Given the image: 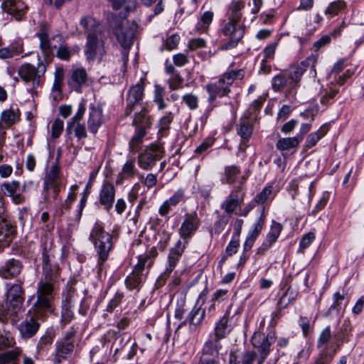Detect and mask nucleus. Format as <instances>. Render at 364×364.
<instances>
[{"instance_id":"1","label":"nucleus","mask_w":364,"mask_h":364,"mask_svg":"<svg viewBox=\"0 0 364 364\" xmlns=\"http://www.w3.org/2000/svg\"><path fill=\"white\" fill-rule=\"evenodd\" d=\"M36 35L40 41V48L43 56V60H40L37 67L30 63H25L18 70L20 77L25 82L31 83L32 89L40 85L41 77L45 74L47 65L53 58V48H55V46H53L50 44L48 34L45 28H43Z\"/></svg>"},{"instance_id":"2","label":"nucleus","mask_w":364,"mask_h":364,"mask_svg":"<svg viewBox=\"0 0 364 364\" xmlns=\"http://www.w3.org/2000/svg\"><path fill=\"white\" fill-rule=\"evenodd\" d=\"M42 255L44 277L38 283L36 294L38 297V304L46 307L48 301H51L53 299L54 285L60 270L50 247L48 249L46 246L43 247Z\"/></svg>"},{"instance_id":"3","label":"nucleus","mask_w":364,"mask_h":364,"mask_svg":"<svg viewBox=\"0 0 364 364\" xmlns=\"http://www.w3.org/2000/svg\"><path fill=\"white\" fill-rule=\"evenodd\" d=\"M245 3L242 0H233L230 5L228 13V22L225 24L222 32L230 37V41L223 46V49L228 50L235 47L245 34L244 26L240 23Z\"/></svg>"},{"instance_id":"4","label":"nucleus","mask_w":364,"mask_h":364,"mask_svg":"<svg viewBox=\"0 0 364 364\" xmlns=\"http://www.w3.org/2000/svg\"><path fill=\"white\" fill-rule=\"evenodd\" d=\"M52 311L51 301L44 307L38 304V297L28 311L26 318L19 324L18 330L24 338L33 337L40 328V321L43 320L48 313Z\"/></svg>"},{"instance_id":"5","label":"nucleus","mask_w":364,"mask_h":364,"mask_svg":"<svg viewBox=\"0 0 364 364\" xmlns=\"http://www.w3.org/2000/svg\"><path fill=\"white\" fill-rule=\"evenodd\" d=\"M90 240L94 244L98 255L97 266L100 272L112 248V236L104 230L101 224L95 223L91 231Z\"/></svg>"},{"instance_id":"6","label":"nucleus","mask_w":364,"mask_h":364,"mask_svg":"<svg viewBox=\"0 0 364 364\" xmlns=\"http://www.w3.org/2000/svg\"><path fill=\"white\" fill-rule=\"evenodd\" d=\"M242 77V70H231L224 73L217 82L207 85L205 89L209 94L208 101L213 102L217 97L226 95L230 92V87L233 82Z\"/></svg>"},{"instance_id":"7","label":"nucleus","mask_w":364,"mask_h":364,"mask_svg":"<svg viewBox=\"0 0 364 364\" xmlns=\"http://www.w3.org/2000/svg\"><path fill=\"white\" fill-rule=\"evenodd\" d=\"M114 34L117 41L124 48H129L133 43L138 25L135 22L129 23L125 20H114L111 23Z\"/></svg>"},{"instance_id":"8","label":"nucleus","mask_w":364,"mask_h":364,"mask_svg":"<svg viewBox=\"0 0 364 364\" xmlns=\"http://www.w3.org/2000/svg\"><path fill=\"white\" fill-rule=\"evenodd\" d=\"M316 63V58L314 55H310L299 64L292 65L287 70L283 71L289 82L290 90H294L299 86L301 77L309 67L315 71Z\"/></svg>"},{"instance_id":"9","label":"nucleus","mask_w":364,"mask_h":364,"mask_svg":"<svg viewBox=\"0 0 364 364\" xmlns=\"http://www.w3.org/2000/svg\"><path fill=\"white\" fill-rule=\"evenodd\" d=\"M275 338L269 333L265 336L263 333L255 332L251 339L252 345L258 350L256 364H263L270 352L271 345Z\"/></svg>"},{"instance_id":"10","label":"nucleus","mask_w":364,"mask_h":364,"mask_svg":"<svg viewBox=\"0 0 364 364\" xmlns=\"http://www.w3.org/2000/svg\"><path fill=\"white\" fill-rule=\"evenodd\" d=\"M164 155L163 148L157 144H151L140 154L138 156L139 166L144 169H151L156 164V162L160 160Z\"/></svg>"},{"instance_id":"11","label":"nucleus","mask_w":364,"mask_h":364,"mask_svg":"<svg viewBox=\"0 0 364 364\" xmlns=\"http://www.w3.org/2000/svg\"><path fill=\"white\" fill-rule=\"evenodd\" d=\"M105 42L97 37L95 33H90L87 36V43L85 48V54L87 59L101 60L105 55Z\"/></svg>"},{"instance_id":"12","label":"nucleus","mask_w":364,"mask_h":364,"mask_svg":"<svg viewBox=\"0 0 364 364\" xmlns=\"http://www.w3.org/2000/svg\"><path fill=\"white\" fill-rule=\"evenodd\" d=\"M23 289L21 285L15 284L10 287L7 291L6 306L4 311L6 314L15 315L23 304Z\"/></svg>"},{"instance_id":"13","label":"nucleus","mask_w":364,"mask_h":364,"mask_svg":"<svg viewBox=\"0 0 364 364\" xmlns=\"http://www.w3.org/2000/svg\"><path fill=\"white\" fill-rule=\"evenodd\" d=\"M200 219L196 212L186 213L178 230L181 238L184 241L183 244L188 243V240L196 233L200 225Z\"/></svg>"},{"instance_id":"14","label":"nucleus","mask_w":364,"mask_h":364,"mask_svg":"<svg viewBox=\"0 0 364 364\" xmlns=\"http://www.w3.org/2000/svg\"><path fill=\"white\" fill-rule=\"evenodd\" d=\"M75 291L72 287L63 292L61 304V322L64 324L70 323L74 318L73 307L75 305Z\"/></svg>"},{"instance_id":"15","label":"nucleus","mask_w":364,"mask_h":364,"mask_svg":"<svg viewBox=\"0 0 364 364\" xmlns=\"http://www.w3.org/2000/svg\"><path fill=\"white\" fill-rule=\"evenodd\" d=\"M219 338L213 337L209 338L204 344L202 349V356L200 358L197 364H220L219 360L215 358H208L205 355H213L218 354L221 348V344Z\"/></svg>"},{"instance_id":"16","label":"nucleus","mask_w":364,"mask_h":364,"mask_svg":"<svg viewBox=\"0 0 364 364\" xmlns=\"http://www.w3.org/2000/svg\"><path fill=\"white\" fill-rule=\"evenodd\" d=\"M144 84L141 80L130 87L127 97L126 115H129L134 109V107L140 104L144 97Z\"/></svg>"},{"instance_id":"17","label":"nucleus","mask_w":364,"mask_h":364,"mask_svg":"<svg viewBox=\"0 0 364 364\" xmlns=\"http://www.w3.org/2000/svg\"><path fill=\"white\" fill-rule=\"evenodd\" d=\"M242 182L236 186L228 195L225 201L222 204V208L225 210L227 213H233L236 208L240 205V203L244 199L245 193L242 191Z\"/></svg>"},{"instance_id":"18","label":"nucleus","mask_w":364,"mask_h":364,"mask_svg":"<svg viewBox=\"0 0 364 364\" xmlns=\"http://www.w3.org/2000/svg\"><path fill=\"white\" fill-rule=\"evenodd\" d=\"M59 168L57 165H53L47 172L44 178L43 190L48 191L51 190L53 192V199H55L59 192Z\"/></svg>"},{"instance_id":"19","label":"nucleus","mask_w":364,"mask_h":364,"mask_svg":"<svg viewBox=\"0 0 364 364\" xmlns=\"http://www.w3.org/2000/svg\"><path fill=\"white\" fill-rule=\"evenodd\" d=\"M115 198V188L114 186L107 181H105L99 192L100 203L104 206L106 210H109Z\"/></svg>"},{"instance_id":"20","label":"nucleus","mask_w":364,"mask_h":364,"mask_svg":"<svg viewBox=\"0 0 364 364\" xmlns=\"http://www.w3.org/2000/svg\"><path fill=\"white\" fill-rule=\"evenodd\" d=\"M21 189V184L17 181H11L1 185V191L5 196L11 197L15 204H21L24 202L25 198L17 193Z\"/></svg>"},{"instance_id":"21","label":"nucleus","mask_w":364,"mask_h":364,"mask_svg":"<svg viewBox=\"0 0 364 364\" xmlns=\"http://www.w3.org/2000/svg\"><path fill=\"white\" fill-rule=\"evenodd\" d=\"M2 9L16 20H20L25 14L27 7L21 0H4Z\"/></svg>"},{"instance_id":"22","label":"nucleus","mask_w":364,"mask_h":364,"mask_svg":"<svg viewBox=\"0 0 364 364\" xmlns=\"http://www.w3.org/2000/svg\"><path fill=\"white\" fill-rule=\"evenodd\" d=\"M55 346L53 364H60L63 360L70 358L75 348L73 343H63L60 341H56Z\"/></svg>"},{"instance_id":"23","label":"nucleus","mask_w":364,"mask_h":364,"mask_svg":"<svg viewBox=\"0 0 364 364\" xmlns=\"http://www.w3.org/2000/svg\"><path fill=\"white\" fill-rule=\"evenodd\" d=\"M22 268L23 264L19 260L11 258L0 267V277L5 279L15 277L20 274Z\"/></svg>"},{"instance_id":"24","label":"nucleus","mask_w":364,"mask_h":364,"mask_svg":"<svg viewBox=\"0 0 364 364\" xmlns=\"http://www.w3.org/2000/svg\"><path fill=\"white\" fill-rule=\"evenodd\" d=\"M50 44L53 46H55V48H57L56 50V56L63 60H68L71 55H72V51L68 47L67 44L65 43L63 37L60 35L57 34L52 37L51 39H50ZM55 49V48H53V50Z\"/></svg>"},{"instance_id":"25","label":"nucleus","mask_w":364,"mask_h":364,"mask_svg":"<svg viewBox=\"0 0 364 364\" xmlns=\"http://www.w3.org/2000/svg\"><path fill=\"white\" fill-rule=\"evenodd\" d=\"M4 208H0V242L9 243L16 233L13 224L3 218Z\"/></svg>"},{"instance_id":"26","label":"nucleus","mask_w":364,"mask_h":364,"mask_svg":"<svg viewBox=\"0 0 364 364\" xmlns=\"http://www.w3.org/2000/svg\"><path fill=\"white\" fill-rule=\"evenodd\" d=\"M5 320L6 318H0V350L13 347L16 344L14 337L9 331Z\"/></svg>"},{"instance_id":"27","label":"nucleus","mask_w":364,"mask_h":364,"mask_svg":"<svg viewBox=\"0 0 364 364\" xmlns=\"http://www.w3.org/2000/svg\"><path fill=\"white\" fill-rule=\"evenodd\" d=\"M253 127L251 123L247 119H242L240 124L237 126V134L241 137L240 150L245 151L246 149V142L249 141L252 135Z\"/></svg>"},{"instance_id":"28","label":"nucleus","mask_w":364,"mask_h":364,"mask_svg":"<svg viewBox=\"0 0 364 364\" xmlns=\"http://www.w3.org/2000/svg\"><path fill=\"white\" fill-rule=\"evenodd\" d=\"M186 247L185 244L181 241H178L175 247L172 248L168 255V266L166 267V272L170 274L175 268L179 258L182 255Z\"/></svg>"},{"instance_id":"29","label":"nucleus","mask_w":364,"mask_h":364,"mask_svg":"<svg viewBox=\"0 0 364 364\" xmlns=\"http://www.w3.org/2000/svg\"><path fill=\"white\" fill-rule=\"evenodd\" d=\"M102 112L101 109L96 108L94 106L90 107L89 118L87 120L88 129L92 134H96L99 127L102 124Z\"/></svg>"},{"instance_id":"30","label":"nucleus","mask_w":364,"mask_h":364,"mask_svg":"<svg viewBox=\"0 0 364 364\" xmlns=\"http://www.w3.org/2000/svg\"><path fill=\"white\" fill-rule=\"evenodd\" d=\"M136 173L137 169L135 167V158L127 159L122 166V171L117 176L116 183L121 184L124 179L133 178Z\"/></svg>"},{"instance_id":"31","label":"nucleus","mask_w":364,"mask_h":364,"mask_svg":"<svg viewBox=\"0 0 364 364\" xmlns=\"http://www.w3.org/2000/svg\"><path fill=\"white\" fill-rule=\"evenodd\" d=\"M147 113L148 110L144 107L139 112L134 115L132 124L136 127V130L141 129L146 131V129L150 127L151 124V119Z\"/></svg>"},{"instance_id":"32","label":"nucleus","mask_w":364,"mask_h":364,"mask_svg":"<svg viewBox=\"0 0 364 364\" xmlns=\"http://www.w3.org/2000/svg\"><path fill=\"white\" fill-rule=\"evenodd\" d=\"M301 141L302 136L281 138L277 141L276 147L280 151H284L296 148Z\"/></svg>"},{"instance_id":"33","label":"nucleus","mask_w":364,"mask_h":364,"mask_svg":"<svg viewBox=\"0 0 364 364\" xmlns=\"http://www.w3.org/2000/svg\"><path fill=\"white\" fill-rule=\"evenodd\" d=\"M146 279V275L133 269L132 272L127 277L125 284L127 287L130 289L139 290L142 283Z\"/></svg>"},{"instance_id":"34","label":"nucleus","mask_w":364,"mask_h":364,"mask_svg":"<svg viewBox=\"0 0 364 364\" xmlns=\"http://www.w3.org/2000/svg\"><path fill=\"white\" fill-rule=\"evenodd\" d=\"M272 87L275 92H280L284 88H287L289 91L292 90H290L289 82L287 80V75H284V72H282L272 78Z\"/></svg>"},{"instance_id":"35","label":"nucleus","mask_w":364,"mask_h":364,"mask_svg":"<svg viewBox=\"0 0 364 364\" xmlns=\"http://www.w3.org/2000/svg\"><path fill=\"white\" fill-rule=\"evenodd\" d=\"M228 316L224 315L215 324L214 337L219 339L224 338L228 330Z\"/></svg>"},{"instance_id":"36","label":"nucleus","mask_w":364,"mask_h":364,"mask_svg":"<svg viewBox=\"0 0 364 364\" xmlns=\"http://www.w3.org/2000/svg\"><path fill=\"white\" fill-rule=\"evenodd\" d=\"M21 353L22 349L19 347H16L13 350L0 353V364H7L13 362L17 363L16 361Z\"/></svg>"},{"instance_id":"37","label":"nucleus","mask_w":364,"mask_h":364,"mask_svg":"<svg viewBox=\"0 0 364 364\" xmlns=\"http://www.w3.org/2000/svg\"><path fill=\"white\" fill-rule=\"evenodd\" d=\"M18 119V114L11 109L3 111L0 117V121L4 125L5 128L12 126Z\"/></svg>"},{"instance_id":"38","label":"nucleus","mask_w":364,"mask_h":364,"mask_svg":"<svg viewBox=\"0 0 364 364\" xmlns=\"http://www.w3.org/2000/svg\"><path fill=\"white\" fill-rule=\"evenodd\" d=\"M146 134V131L141 129L136 130V134L133 136L129 143L130 152L134 154L140 149L143 138L145 136Z\"/></svg>"},{"instance_id":"39","label":"nucleus","mask_w":364,"mask_h":364,"mask_svg":"<svg viewBox=\"0 0 364 364\" xmlns=\"http://www.w3.org/2000/svg\"><path fill=\"white\" fill-rule=\"evenodd\" d=\"M204 316L205 310L201 307H195L189 313L187 321H188L191 325L197 326L202 323Z\"/></svg>"},{"instance_id":"40","label":"nucleus","mask_w":364,"mask_h":364,"mask_svg":"<svg viewBox=\"0 0 364 364\" xmlns=\"http://www.w3.org/2000/svg\"><path fill=\"white\" fill-rule=\"evenodd\" d=\"M214 13L210 11H205L200 16V21L197 23L196 29L200 32L207 31L210 24L213 21Z\"/></svg>"},{"instance_id":"41","label":"nucleus","mask_w":364,"mask_h":364,"mask_svg":"<svg viewBox=\"0 0 364 364\" xmlns=\"http://www.w3.org/2000/svg\"><path fill=\"white\" fill-rule=\"evenodd\" d=\"M328 130L327 126H322L317 132L310 134L306 139V146L309 148L315 146L318 141L327 133Z\"/></svg>"},{"instance_id":"42","label":"nucleus","mask_w":364,"mask_h":364,"mask_svg":"<svg viewBox=\"0 0 364 364\" xmlns=\"http://www.w3.org/2000/svg\"><path fill=\"white\" fill-rule=\"evenodd\" d=\"M282 230V225L277 222L273 221L265 240L273 245L279 236Z\"/></svg>"},{"instance_id":"43","label":"nucleus","mask_w":364,"mask_h":364,"mask_svg":"<svg viewBox=\"0 0 364 364\" xmlns=\"http://www.w3.org/2000/svg\"><path fill=\"white\" fill-rule=\"evenodd\" d=\"M85 112V104L84 102H81L79 104L78 109L76 114L70 119L68 122L66 131L69 133L72 132V126H74L75 123L79 122L82 118Z\"/></svg>"},{"instance_id":"44","label":"nucleus","mask_w":364,"mask_h":364,"mask_svg":"<svg viewBox=\"0 0 364 364\" xmlns=\"http://www.w3.org/2000/svg\"><path fill=\"white\" fill-rule=\"evenodd\" d=\"M53 341V336L48 332L43 334L37 343V351L38 353L47 350L48 347L51 345Z\"/></svg>"},{"instance_id":"45","label":"nucleus","mask_w":364,"mask_h":364,"mask_svg":"<svg viewBox=\"0 0 364 364\" xmlns=\"http://www.w3.org/2000/svg\"><path fill=\"white\" fill-rule=\"evenodd\" d=\"M264 210L262 209L258 220L253 224L252 228L249 231L248 236L256 239L262 230L264 224Z\"/></svg>"},{"instance_id":"46","label":"nucleus","mask_w":364,"mask_h":364,"mask_svg":"<svg viewBox=\"0 0 364 364\" xmlns=\"http://www.w3.org/2000/svg\"><path fill=\"white\" fill-rule=\"evenodd\" d=\"M154 102L156 104L159 110H162L168 107L164 98V88L160 85L155 86Z\"/></svg>"},{"instance_id":"47","label":"nucleus","mask_w":364,"mask_h":364,"mask_svg":"<svg viewBox=\"0 0 364 364\" xmlns=\"http://www.w3.org/2000/svg\"><path fill=\"white\" fill-rule=\"evenodd\" d=\"M333 302L331 306L329 307L326 314L328 315H333L338 314L340 309L341 308L342 301H344L345 296L336 292L333 295Z\"/></svg>"},{"instance_id":"48","label":"nucleus","mask_w":364,"mask_h":364,"mask_svg":"<svg viewBox=\"0 0 364 364\" xmlns=\"http://www.w3.org/2000/svg\"><path fill=\"white\" fill-rule=\"evenodd\" d=\"M87 80V73L85 70L77 68L73 71L71 75V84L81 85L85 83Z\"/></svg>"},{"instance_id":"49","label":"nucleus","mask_w":364,"mask_h":364,"mask_svg":"<svg viewBox=\"0 0 364 364\" xmlns=\"http://www.w3.org/2000/svg\"><path fill=\"white\" fill-rule=\"evenodd\" d=\"M274 196L275 193L273 192V187L268 186L255 196V200L257 203H264Z\"/></svg>"},{"instance_id":"50","label":"nucleus","mask_w":364,"mask_h":364,"mask_svg":"<svg viewBox=\"0 0 364 364\" xmlns=\"http://www.w3.org/2000/svg\"><path fill=\"white\" fill-rule=\"evenodd\" d=\"M181 99L189 109L195 110L198 107L199 101L197 95L193 93H186L182 96Z\"/></svg>"},{"instance_id":"51","label":"nucleus","mask_w":364,"mask_h":364,"mask_svg":"<svg viewBox=\"0 0 364 364\" xmlns=\"http://www.w3.org/2000/svg\"><path fill=\"white\" fill-rule=\"evenodd\" d=\"M338 92V90L335 87H330L321 92L320 102L325 105L330 102L334 96Z\"/></svg>"},{"instance_id":"52","label":"nucleus","mask_w":364,"mask_h":364,"mask_svg":"<svg viewBox=\"0 0 364 364\" xmlns=\"http://www.w3.org/2000/svg\"><path fill=\"white\" fill-rule=\"evenodd\" d=\"M346 6L345 1H337L331 3L326 10V13L331 16L338 14L340 11L344 9Z\"/></svg>"},{"instance_id":"53","label":"nucleus","mask_w":364,"mask_h":364,"mask_svg":"<svg viewBox=\"0 0 364 364\" xmlns=\"http://www.w3.org/2000/svg\"><path fill=\"white\" fill-rule=\"evenodd\" d=\"M331 338V332L329 326L326 327L321 332L317 341V347L321 348L326 346Z\"/></svg>"},{"instance_id":"54","label":"nucleus","mask_w":364,"mask_h":364,"mask_svg":"<svg viewBox=\"0 0 364 364\" xmlns=\"http://www.w3.org/2000/svg\"><path fill=\"white\" fill-rule=\"evenodd\" d=\"M240 171L236 166H231L225 168V181L226 183H232L236 176L240 173Z\"/></svg>"},{"instance_id":"55","label":"nucleus","mask_w":364,"mask_h":364,"mask_svg":"<svg viewBox=\"0 0 364 364\" xmlns=\"http://www.w3.org/2000/svg\"><path fill=\"white\" fill-rule=\"evenodd\" d=\"M80 25L90 33H93L92 31L95 30L97 26V21L91 16H86L80 20Z\"/></svg>"},{"instance_id":"56","label":"nucleus","mask_w":364,"mask_h":364,"mask_svg":"<svg viewBox=\"0 0 364 364\" xmlns=\"http://www.w3.org/2000/svg\"><path fill=\"white\" fill-rule=\"evenodd\" d=\"M173 113L168 112L159 119V126L160 131L166 130L169 128V125L173 119Z\"/></svg>"},{"instance_id":"57","label":"nucleus","mask_w":364,"mask_h":364,"mask_svg":"<svg viewBox=\"0 0 364 364\" xmlns=\"http://www.w3.org/2000/svg\"><path fill=\"white\" fill-rule=\"evenodd\" d=\"M124 297V294L122 292H117L113 298L109 301L107 306L106 311L107 312H112L114 309L121 303Z\"/></svg>"},{"instance_id":"58","label":"nucleus","mask_w":364,"mask_h":364,"mask_svg":"<svg viewBox=\"0 0 364 364\" xmlns=\"http://www.w3.org/2000/svg\"><path fill=\"white\" fill-rule=\"evenodd\" d=\"M183 82V79L178 73L171 75L168 80L169 87L172 90H178Z\"/></svg>"},{"instance_id":"59","label":"nucleus","mask_w":364,"mask_h":364,"mask_svg":"<svg viewBox=\"0 0 364 364\" xmlns=\"http://www.w3.org/2000/svg\"><path fill=\"white\" fill-rule=\"evenodd\" d=\"M228 289H218L213 294L210 302H217L218 304H220L228 298Z\"/></svg>"},{"instance_id":"60","label":"nucleus","mask_w":364,"mask_h":364,"mask_svg":"<svg viewBox=\"0 0 364 364\" xmlns=\"http://www.w3.org/2000/svg\"><path fill=\"white\" fill-rule=\"evenodd\" d=\"M315 235L313 232H308L305 234L299 242V250L307 248L314 240Z\"/></svg>"},{"instance_id":"61","label":"nucleus","mask_w":364,"mask_h":364,"mask_svg":"<svg viewBox=\"0 0 364 364\" xmlns=\"http://www.w3.org/2000/svg\"><path fill=\"white\" fill-rule=\"evenodd\" d=\"M63 129V122L60 119H56L51 127V135L53 138L56 139L58 138Z\"/></svg>"},{"instance_id":"62","label":"nucleus","mask_w":364,"mask_h":364,"mask_svg":"<svg viewBox=\"0 0 364 364\" xmlns=\"http://www.w3.org/2000/svg\"><path fill=\"white\" fill-rule=\"evenodd\" d=\"M328 199H329V193H328V192L323 193L319 201L316 205L314 210H312V214L314 215H315L318 211L322 210L327 204Z\"/></svg>"},{"instance_id":"63","label":"nucleus","mask_w":364,"mask_h":364,"mask_svg":"<svg viewBox=\"0 0 364 364\" xmlns=\"http://www.w3.org/2000/svg\"><path fill=\"white\" fill-rule=\"evenodd\" d=\"M257 354L255 351L248 350L245 352L241 359V364H253L257 361Z\"/></svg>"},{"instance_id":"64","label":"nucleus","mask_w":364,"mask_h":364,"mask_svg":"<svg viewBox=\"0 0 364 364\" xmlns=\"http://www.w3.org/2000/svg\"><path fill=\"white\" fill-rule=\"evenodd\" d=\"M72 129H73L76 137L79 139L87 137V132L83 124L77 122L74 126H72Z\"/></svg>"}]
</instances>
